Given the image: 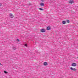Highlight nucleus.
Segmentation results:
<instances>
[{
	"label": "nucleus",
	"mask_w": 78,
	"mask_h": 78,
	"mask_svg": "<svg viewBox=\"0 0 78 78\" xmlns=\"http://www.w3.org/2000/svg\"><path fill=\"white\" fill-rule=\"evenodd\" d=\"M66 22L65 21H63L62 22V23L63 24H66Z\"/></svg>",
	"instance_id": "obj_9"
},
{
	"label": "nucleus",
	"mask_w": 78,
	"mask_h": 78,
	"mask_svg": "<svg viewBox=\"0 0 78 78\" xmlns=\"http://www.w3.org/2000/svg\"><path fill=\"white\" fill-rule=\"evenodd\" d=\"M9 17L10 18H13L14 16H13V15H12L11 13H10L9 15Z\"/></svg>",
	"instance_id": "obj_2"
},
{
	"label": "nucleus",
	"mask_w": 78,
	"mask_h": 78,
	"mask_svg": "<svg viewBox=\"0 0 78 78\" xmlns=\"http://www.w3.org/2000/svg\"><path fill=\"white\" fill-rule=\"evenodd\" d=\"M25 46H26V47H28V46H27V44H25Z\"/></svg>",
	"instance_id": "obj_15"
},
{
	"label": "nucleus",
	"mask_w": 78,
	"mask_h": 78,
	"mask_svg": "<svg viewBox=\"0 0 78 78\" xmlns=\"http://www.w3.org/2000/svg\"><path fill=\"white\" fill-rule=\"evenodd\" d=\"M74 2H73V1H72V0H70L69 1V3H73Z\"/></svg>",
	"instance_id": "obj_7"
},
{
	"label": "nucleus",
	"mask_w": 78,
	"mask_h": 78,
	"mask_svg": "<svg viewBox=\"0 0 78 78\" xmlns=\"http://www.w3.org/2000/svg\"><path fill=\"white\" fill-rule=\"evenodd\" d=\"M6 74H7V73H8V72L6 71H5L4 72Z\"/></svg>",
	"instance_id": "obj_10"
},
{
	"label": "nucleus",
	"mask_w": 78,
	"mask_h": 78,
	"mask_svg": "<svg viewBox=\"0 0 78 78\" xmlns=\"http://www.w3.org/2000/svg\"><path fill=\"white\" fill-rule=\"evenodd\" d=\"M70 69L72 70H73V71H76V69L72 67L70 68Z\"/></svg>",
	"instance_id": "obj_1"
},
{
	"label": "nucleus",
	"mask_w": 78,
	"mask_h": 78,
	"mask_svg": "<svg viewBox=\"0 0 78 78\" xmlns=\"http://www.w3.org/2000/svg\"><path fill=\"white\" fill-rule=\"evenodd\" d=\"M17 41H19V39H17Z\"/></svg>",
	"instance_id": "obj_17"
},
{
	"label": "nucleus",
	"mask_w": 78,
	"mask_h": 78,
	"mask_svg": "<svg viewBox=\"0 0 78 78\" xmlns=\"http://www.w3.org/2000/svg\"><path fill=\"white\" fill-rule=\"evenodd\" d=\"M39 9L40 10H41V11H43V9H42L41 8H39Z\"/></svg>",
	"instance_id": "obj_11"
},
{
	"label": "nucleus",
	"mask_w": 78,
	"mask_h": 78,
	"mask_svg": "<svg viewBox=\"0 0 78 78\" xmlns=\"http://www.w3.org/2000/svg\"><path fill=\"white\" fill-rule=\"evenodd\" d=\"M41 2H44V0H40Z\"/></svg>",
	"instance_id": "obj_13"
},
{
	"label": "nucleus",
	"mask_w": 78,
	"mask_h": 78,
	"mask_svg": "<svg viewBox=\"0 0 78 78\" xmlns=\"http://www.w3.org/2000/svg\"><path fill=\"white\" fill-rule=\"evenodd\" d=\"M43 65L44 66H48V63H47V62H44V63H43Z\"/></svg>",
	"instance_id": "obj_5"
},
{
	"label": "nucleus",
	"mask_w": 78,
	"mask_h": 78,
	"mask_svg": "<svg viewBox=\"0 0 78 78\" xmlns=\"http://www.w3.org/2000/svg\"><path fill=\"white\" fill-rule=\"evenodd\" d=\"M2 6V4H0V6Z\"/></svg>",
	"instance_id": "obj_16"
},
{
	"label": "nucleus",
	"mask_w": 78,
	"mask_h": 78,
	"mask_svg": "<svg viewBox=\"0 0 78 78\" xmlns=\"http://www.w3.org/2000/svg\"><path fill=\"white\" fill-rule=\"evenodd\" d=\"M40 31L42 33H44V32H45V30L44 29H42Z\"/></svg>",
	"instance_id": "obj_4"
},
{
	"label": "nucleus",
	"mask_w": 78,
	"mask_h": 78,
	"mask_svg": "<svg viewBox=\"0 0 78 78\" xmlns=\"http://www.w3.org/2000/svg\"><path fill=\"white\" fill-rule=\"evenodd\" d=\"M72 66L73 67H75V66H76V64L75 63H73L72 64Z\"/></svg>",
	"instance_id": "obj_3"
},
{
	"label": "nucleus",
	"mask_w": 78,
	"mask_h": 78,
	"mask_svg": "<svg viewBox=\"0 0 78 78\" xmlns=\"http://www.w3.org/2000/svg\"><path fill=\"white\" fill-rule=\"evenodd\" d=\"M0 65H1V66H2V64L1 63H0Z\"/></svg>",
	"instance_id": "obj_18"
},
{
	"label": "nucleus",
	"mask_w": 78,
	"mask_h": 78,
	"mask_svg": "<svg viewBox=\"0 0 78 78\" xmlns=\"http://www.w3.org/2000/svg\"><path fill=\"white\" fill-rule=\"evenodd\" d=\"M51 29L50 27H47V30H50Z\"/></svg>",
	"instance_id": "obj_8"
},
{
	"label": "nucleus",
	"mask_w": 78,
	"mask_h": 78,
	"mask_svg": "<svg viewBox=\"0 0 78 78\" xmlns=\"http://www.w3.org/2000/svg\"><path fill=\"white\" fill-rule=\"evenodd\" d=\"M67 23H70V21H69V20H67Z\"/></svg>",
	"instance_id": "obj_12"
},
{
	"label": "nucleus",
	"mask_w": 78,
	"mask_h": 78,
	"mask_svg": "<svg viewBox=\"0 0 78 78\" xmlns=\"http://www.w3.org/2000/svg\"><path fill=\"white\" fill-rule=\"evenodd\" d=\"M40 5L41 6H44L45 5V4L43 2H41L40 4Z\"/></svg>",
	"instance_id": "obj_6"
},
{
	"label": "nucleus",
	"mask_w": 78,
	"mask_h": 78,
	"mask_svg": "<svg viewBox=\"0 0 78 78\" xmlns=\"http://www.w3.org/2000/svg\"><path fill=\"white\" fill-rule=\"evenodd\" d=\"M13 50H16V48H13Z\"/></svg>",
	"instance_id": "obj_14"
}]
</instances>
